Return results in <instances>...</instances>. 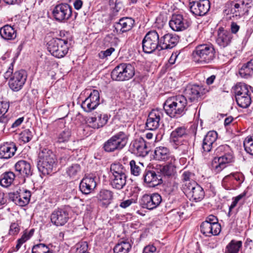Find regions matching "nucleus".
<instances>
[{
  "label": "nucleus",
  "instance_id": "f257e3e1",
  "mask_svg": "<svg viewBox=\"0 0 253 253\" xmlns=\"http://www.w3.org/2000/svg\"><path fill=\"white\" fill-rule=\"evenodd\" d=\"M190 105L183 95L168 98L164 104V109L171 118H177L184 114Z\"/></svg>",
  "mask_w": 253,
  "mask_h": 253
},
{
  "label": "nucleus",
  "instance_id": "f03ea898",
  "mask_svg": "<svg viewBox=\"0 0 253 253\" xmlns=\"http://www.w3.org/2000/svg\"><path fill=\"white\" fill-rule=\"evenodd\" d=\"M215 53L212 44H199L192 52L193 59L195 62L202 64L210 63L215 58Z\"/></svg>",
  "mask_w": 253,
  "mask_h": 253
},
{
  "label": "nucleus",
  "instance_id": "7ed1b4c3",
  "mask_svg": "<svg viewBox=\"0 0 253 253\" xmlns=\"http://www.w3.org/2000/svg\"><path fill=\"white\" fill-rule=\"evenodd\" d=\"M39 158L37 167L39 171L43 175L50 173L56 166L55 155L51 150L43 148L40 152Z\"/></svg>",
  "mask_w": 253,
  "mask_h": 253
},
{
  "label": "nucleus",
  "instance_id": "20e7f679",
  "mask_svg": "<svg viewBox=\"0 0 253 253\" xmlns=\"http://www.w3.org/2000/svg\"><path fill=\"white\" fill-rule=\"evenodd\" d=\"M13 65L11 63L7 70L4 74L5 79H9L8 84L9 87L13 91L20 90L25 84L27 79V74L25 71L21 70L13 73Z\"/></svg>",
  "mask_w": 253,
  "mask_h": 253
},
{
  "label": "nucleus",
  "instance_id": "39448f33",
  "mask_svg": "<svg viewBox=\"0 0 253 253\" xmlns=\"http://www.w3.org/2000/svg\"><path fill=\"white\" fill-rule=\"evenodd\" d=\"M253 94V87L245 84L237 85L235 88V98L237 104L246 108L251 103V96Z\"/></svg>",
  "mask_w": 253,
  "mask_h": 253
},
{
  "label": "nucleus",
  "instance_id": "423d86ee",
  "mask_svg": "<svg viewBox=\"0 0 253 253\" xmlns=\"http://www.w3.org/2000/svg\"><path fill=\"white\" fill-rule=\"evenodd\" d=\"M48 51L54 57L60 58L64 57L68 52V41L60 38H52L47 42Z\"/></svg>",
  "mask_w": 253,
  "mask_h": 253
},
{
  "label": "nucleus",
  "instance_id": "0eeeda50",
  "mask_svg": "<svg viewBox=\"0 0 253 253\" xmlns=\"http://www.w3.org/2000/svg\"><path fill=\"white\" fill-rule=\"evenodd\" d=\"M134 73V68L130 64L123 63L117 65L112 70L111 76L114 81L123 82L131 79Z\"/></svg>",
  "mask_w": 253,
  "mask_h": 253
},
{
  "label": "nucleus",
  "instance_id": "6e6552de",
  "mask_svg": "<svg viewBox=\"0 0 253 253\" xmlns=\"http://www.w3.org/2000/svg\"><path fill=\"white\" fill-rule=\"evenodd\" d=\"M127 137L123 131L112 136L103 144L104 150L106 152H113L122 150L126 144Z\"/></svg>",
  "mask_w": 253,
  "mask_h": 253
},
{
  "label": "nucleus",
  "instance_id": "1a4fd4ad",
  "mask_svg": "<svg viewBox=\"0 0 253 253\" xmlns=\"http://www.w3.org/2000/svg\"><path fill=\"white\" fill-rule=\"evenodd\" d=\"M160 44V37L158 32L156 30L150 31L145 35L142 40L143 51L146 53H151L156 49L161 50Z\"/></svg>",
  "mask_w": 253,
  "mask_h": 253
},
{
  "label": "nucleus",
  "instance_id": "9d476101",
  "mask_svg": "<svg viewBox=\"0 0 253 253\" xmlns=\"http://www.w3.org/2000/svg\"><path fill=\"white\" fill-rule=\"evenodd\" d=\"M54 19L59 23H65L72 15V7L67 3H60L56 5L52 11Z\"/></svg>",
  "mask_w": 253,
  "mask_h": 253
},
{
  "label": "nucleus",
  "instance_id": "9b49d317",
  "mask_svg": "<svg viewBox=\"0 0 253 253\" xmlns=\"http://www.w3.org/2000/svg\"><path fill=\"white\" fill-rule=\"evenodd\" d=\"M183 192L190 200L196 202L201 201L205 197L203 188L195 181H192L183 187Z\"/></svg>",
  "mask_w": 253,
  "mask_h": 253
},
{
  "label": "nucleus",
  "instance_id": "f8f14e48",
  "mask_svg": "<svg viewBox=\"0 0 253 253\" xmlns=\"http://www.w3.org/2000/svg\"><path fill=\"white\" fill-rule=\"evenodd\" d=\"M211 7L209 0H189L190 12L195 16L206 15Z\"/></svg>",
  "mask_w": 253,
  "mask_h": 253
},
{
  "label": "nucleus",
  "instance_id": "ddd939ff",
  "mask_svg": "<svg viewBox=\"0 0 253 253\" xmlns=\"http://www.w3.org/2000/svg\"><path fill=\"white\" fill-rule=\"evenodd\" d=\"M192 23L191 19L181 14H173L169 21V25L174 31H182L189 27Z\"/></svg>",
  "mask_w": 253,
  "mask_h": 253
},
{
  "label": "nucleus",
  "instance_id": "4468645a",
  "mask_svg": "<svg viewBox=\"0 0 253 253\" xmlns=\"http://www.w3.org/2000/svg\"><path fill=\"white\" fill-rule=\"evenodd\" d=\"M161 196L157 193L144 195L140 201V204L143 208L153 210L157 208L161 203Z\"/></svg>",
  "mask_w": 253,
  "mask_h": 253
},
{
  "label": "nucleus",
  "instance_id": "2eb2a0df",
  "mask_svg": "<svg viewBox=\"0 0 253 253\" xmlns=\"http://www.w3.org/2000/svg\"><path fill=\"white\" fill-rule=\"evenodd\" d=\"M100 104V96L97 90L93 89L82 103L83 109L86 112H90L96 108Z\"/></svg>",
  "mask_w": 253,
  "mask_h": 253
},
{
  "label": "nucleus",
  "instance_id": "dca6fc26",
  "mask_svg": "<svg viewBox=\"0 0 253 253\" xmlns=\"http://www.w3.org/2000/svg\"><path fill=\"white\" fill-rule=\"evenodd\" d=\"M69 213L65 208H57L51 213L50 220L56 226L65 225L69 220Z\"/></svg>",
  "mask_w": 253,
  "mask_h": 253
},
{
  "label": "nucleus",
  "instance_id": "f3484780",
  "mask_svg": "<svg viewBox=\"0 0 253 253\" xmlns=\"http://www.w3.org/2000/svg\"><path fill=\"white\" fill-rule=\"evenodd\" d=\"M130 149L132 153L142 157L146 156L150 151L146 142L142 137L132 141L130 145Z\"/></svg>",
  "mask_w": 253,
  "mask_h": 253
},
{
  "label": "nucleus",
  "instance_id": "a211bd4d",
  "mask_svg": "<svg viewBox=\"0 0 253 253\" xmlns=\"http://www.w3.org/2000/svg\"><path fill=\"white\" fill-rule=\"evenodd\" d=\"M205 93V89L202 86L197 84H188L186 86L183 95L190 102L197 101L198 98Z\"/></svg>",
  "mask_w": 253,
  "mask_h": 253
},
{
  "label": "nucleus",
  "instance_id": "6ab92c4d",
  "mask_svg": "<svg viewBox=\"0 0 253 253\" xmlns=\"http://www.w3.org/2000/svg\"><path fill=\"white\" fill-rule=\"evenodd\" d=\"M16 175L23 178L24 181L26 178L29 177L32 175L31 166L30 164L25 161L20 160L14 166Z\"/></svg>",
  "mask_w": 253,
  "mask_h": 253
},
{
  "label": "nucleus",
  "instance_id": "aec40b11",
  "mask_svg": "<svg viewBox=\"0 0 253 253\" xmlns=\"http://www.w3.org/2000/svg\"><path fill=\"white\" fill-rule=\"evenodd\" d=\"M154 159L159 161L175 162V159L169 149L165 146L156 147L154 151Z\"/></svg>",
  "mask_w": 253,
  "mask_h": 253
},
{
  "label": "nucleus",
  "instance_id": "412c9836",
  "mask_svg": "<svg viewBox=\"0 0 253 253\" xmlns=\"http://www.w3.org/2000/svg\"><path fill=\"white\" fill-rule=\"evenodd\" d=\"M163 113L158 109L153 110L148 115L146 126L148 129L154 130L160 126V122L163 118Z\"/></svg>",
  "mask_w": 253,
  "mask_h": 253
},
{
  "label": "nucleus",
  "instance_id": "4be33fe9",
  "mask_svg": "<svg viewBox=\"0 0 253 253\" xmlns=\"http://www.w3.org/2000/svg\"><path fill=\"white\" fill-rule=\"evenodd\" d=\"M233 39L232 34L223 27H220L217 30L216 39L217 44L221 47H225L229 45Z\"/></svg>",
  "mask_w": 253,
  "mask_h": 253
},
{
  "label": "nucleus",
  "instance_id": "5701e85b",
  "mask_svg": "<svg viewBox=\"0 0 253 253\" xmlns=\"http://www.w3.org/2000/svg\"><path fill=\"white\" fill-rule=\"evenodd\" d=\"M135 24L134 20L128 17L121 18L119 22L114 24V28L117 32L123 33L132 29Z\"/></svg>",
  "mask_w": 253,
  "mask_h": 253
},
{
  "label": "nucleus",
  "instance_id": "b1692460",
  "mask_svg": "<svg viewBox=\"0 0 253 253\" xmlns=\"http://www.w3.org/2000/svg\"><path fill=\"white\" fill-rule=\"evenodd\" d=\"M178 42V37L172 34H166L160 38V49H171Z\"/></svg>",
  "mask_w": 253,
  "mask_h": 253
},
{
  "label": "nucleus",
  "instance_id": "393cba45",
  "mask_svg": "<svg viewBox=\"0 0 253 253\" xmlns=\"http://www.w3.org/2000/svg\"><path fill=\"white\" fill-rule=\"evenodd\" d=\"M96 177L92 174L88 175L84 177L80 184V190L84 194L90 193L96 186L95 180Z\"/></svg>",
  "mask_w": 253,
  "mask_h": 253
},
{
  "label": "nucleus",
  "instance_id": "a878e982",
  "mask_svg": "<svg viewBox=\"0 0 253 253\" xmlns=\"http://www.w3.org/2000/svg\"><path fill=\"white\" fill-rule=\"evenodd\" d=\"M17 147L12 142H4L0 145V159H8L15 154Z\"/></svg>",
  "mask_w": 253,
  "mask_h": 253
},
{
  "label": "nucleus",
  "instance_id": "bb28decb",
  "mask_svg": "<svg viewBox=\"0 0 253 253\" xmlns=\"http://www.w3.org/2000/svg\"><path fill=\"white\" fill-rule=\"evenodd\" d=\"M227 155L222 158H214L212 163V169L214 172L218 173L226 167V164L230 163L234 161L233 153L228 154Z\"/></svg>",
  "mask_w": 253,
  "mask_h": 253
},
{
  "label": "nucleus",
  "instance_id": "cd10ccee",
  "mask_svg": "<svg viewBox=\"0 0 253 253\" xmlns=\"http://www.w3.org/2000/svg\"><path fill=\"white\" fill-rule=\"evenodd\" d=\"M201 233L207 237L218 235L221 231V226L219 224L208 223L203 222L200 226Z\"/></svg>",
  "mask_w": 253,
  "mask_h": 253
},
{
  "label": "nucleus",
  "instance_id": "c85d7f7f",
  "mask_svg": "<svg viewBox=\"0 0 253 253\" xmlns=\"http://www.w3.org/2000/svg\"><path fill=\"white\" fill-rule=\"evenodd\" d=\"M108 119L106 114H97V116L88 117L87 122L93 128L98 129L107 123Z\"/></svg>",
  "mask_w": 253,
  "mask_h": 253
},
{
  "label": "nucleus",
  "instance_id": "c756f323",
  "mask_svg": "<svg viewBox=\"0 0 253 253\" xmlns=\"http://www.w3.org/2000/svg\"><path fill=\"white\" fill-rule=\"evenodd\" d=\"M187 135V133L185 127H178L171 132L170 140L175 145H180L183 144L184 139Z\"/></svg>",
  "mask_w": 253,
  "mask_h": 253
},
{
  "label": "nucleus",
  "instance_id": "7c9ffc66",
  "mask_svg": "<svg viewBox=\"0 0 253 253\" xmlns=\"http://www.w3.org/2000/svg\"><path fill=\"white\" fill-rule=\"evenodd\" d=\"M144 182L150 187H155L162 182V178L154 170L146 171L143 175Z\"/></svg>",
  "mask_w": 253,
  "mask_h": 253
},
{
  "label": "nucleus",
  "instance_id": "2f4dec72",
  "mask_svg": "<svg viewBox=\"0 0 253 253\" xmlns=\"http://www.w3.org/2000/svg\"><path fill=\"white\" fill-rule=\"evenodd\" d=\"M217 133L214 130L209 131L203 141L202 148L204 152H210L217 138Z\"/></svg>",
  "mask_w": 253,
  "mask_h": 253
},
{
  "label": "nucleus",
  "instance_id": "473e14b6",
  "mask_svg": "<svg viewBox=\"0 0 253 253\" xmlns=\"http://www.w3.org/2000/svg\"><path fill=\"white\" fill-rule=\"evenodd\" d=\"M113 198V193L109 190L101 189L97 195L98 200L101 203V206L107 208L111 204Z\"/></svg>",
  "mask_w": 253,
  "mask_h": 253
},
{
  "label": "nucleus",
  "instance_id": "72a5a7b5",
  "mask_svg": "<svg viewBox=\"0 0 253 253\" xmlns=\"http://www.w3.org/2000/svg\"><path fill=\"white\" fill-rule=\"evenodd\" d=\"M0 35L2 38L6 40H14L17 36L16 30L9 25H6L0 29Z\"/></svg>",
  "mask_w": 253,
  "mask_h": 253
},
{
  "label": "nucleus",
  "instance_id": "f704fd0d",
  "mask_svg": "<svg viewBox=\"0 0 253 253\" xmlns=\"http://www.w3.org/2000/svg\"><path fill=\"white\" fill-rule=\"evenodd\" d=\"M126 175L112 176L111 177V185L113 188L121 190L126 184Z\"/></svg>",
  "mask_w": 253,
  "mask_h": 253
},
{
  "label": "nucleus",
  "instance_id": "c9c22d12",
  "mask_svg": "<svg viewBox=\"0 0 253 253\" xmlns=\"http://www.w3.org/2000/svg\"><path fill=\"white\" fill-rule=\"evenodd\" d=\"M239 73L241 77L246 79L253 76V58L243 65Z\"/></svg>",
  "mask_w": 253,
  "mask_h": 253
},
{
  "label": "nucleus",
  "instance_id": "e433bc0d",
  "mask_svg": "<svg viewBox=\"0 0 253 253\" xmlns=\"http://www.w3.org/2000/svg\"><path fill=\"white\" fill-rule=\"evenodd\" d=\"M16 174L11 171H6L3 173L0 178V185L3 187H7L9 186L13 182Z\"/></svg>",
  "mask_w": 253,
  "mask_h": 253
},
{
  "label": "nucleus",
  "instance_id": "4c0bfd02",
  "mask_svg": "<svg viewBox=\"0 0 253 253\" xmlns=\"http://www.w3.org/2000/svg\"><path fill=\"white\" fill-rule=\"evenodd\" d=\"M131 249V244L128 239L118 242L114 248V253H128Z\"/></svg>",
  "mask_w": 253,
  "mask_h": 253
},
{
  "label": "nucleus",
  "instance_id": "58836bf2",
  "mask_svg": "<svg viewBox=\"0 0 253 253\" xmlns=\"http://www.w3.org/2000/svg\"><path fill=\"white\" fill-rule=\"evenodd\" d=\"M168 164L164 166L160 169V171L164 176L168 177L174 176L176 173V167L174 166V162L168 161Z\"/></svg>",
  "mask_w": 253,
  "mask_h": 253
},
{
  "label": "nucleus",
  "instance_id": "ea45409f",
  "mask_svg": "<svg viewBox=\"0 0 253 253\" xmlns=\"http://www.w3.org/2000/svg\"><path fill=\"white\" fill-rule=\"evenodd\" d=\"M242 246V241L232 240L226 247L225 253H239Z\"/></svg>",
  "mask_w": 253,
  "mask_h": 253
},
{
  "label": "nucleus",
  "instance_id": "a19ab883",
  "mask_svg": "<svg viewBox=\"0 0 253 253\" xmlns=\"http://www.w3.org/2000/svg\"><path fill=\"white\" fill-rule=\"evenodd\" d=\"M81 172V166L78 164H73L66 169L67 175L72 178L77 177Z\"/></svg>",
  "mask_w": 253,
  "mask_h": 253
},
{
  "label": "nucleus",
  "instance_id": "79ce46f5",
  "mask_svg": "<svg viewBox=\"0 0 253 253\" xmlns=\"http://www.w3.org/2000/svg\"><path fill=\"white\" fill-rule=\"evenodd\" d=\"M110 171L112 174V176L126 174V169L120 163L112 164L110 167Z\"/></svg>",
  "mask_w": 253,
  "mask_h": 253
},
{
  "label": "nucleus",
  "instance_id": "37998d69",
  "mask_svg": "<svg viewBox=\"0 0 253 253\" xmlns=\"http://www.w3.org/2000/svg\"><path fill=\"white\" fill-rule=\"evenodd\" d=\"M32 253H52V251L44 244L34 245L32 250Z\"/></svg>",
  "mask_w": 253,
  "mask_h": 253
},
{
  "label": "nucleus",
  "instance_id": "c03bdc74",
  "mask_svg": "<svg viewBox=\"0 0 253 253\" xmlns=\"http://www.w3.org/2000/svg\"><path fill=\"white\" fill-rule=\"evenodd\" d=\"M71 134V130L69 128H65L58 135L56 143H61L68 141Z\"/></svg>",
  "mask_w": 253,
  "mask_h": 253
},
{
  "label": "nucleus",
  "instance_id": "a18cd8bd",
  "mask_svg": "<svg viewBox=\"0 0 253 253\" xmlns=\"http://www.w3.org/2000/svg\"><path fill=\"white\" fill-rule=\"evenodd\" d=\"M243 145L247 153L253 155V138L247 137L245 139Z\"/></svg>",
  "mask_w": 253,
  "mask_h": 253
},
{
  "label": "nucleus",
  "instance_id": "49530a36",
  "mask_svg": "<svg viewBox=\"0 0 253 253\" xmlns=\"http://www.w3.org/2000/svg\"><path fill=\"white\" fill-rule=\"evenodd\" d=\"M30 197L31 192L28 190H26L23 193L20 194V198H21L20 202L21 203V207L25 206L29 203Z\"/></svg>",
  "mask_w": 253,
  "mask_h": 253
},
{
  "label": "nucleus",
  "instance_id": "de8ad7c7",
  "mask_svg": "<svg viewBox=\"0 0 253 253\" xmlns=\"http://www.w3.org/2000/svg\"><path fill=\"white\" fill-rule=\"evenodd\" d=\"M130 167V171L132 174L135 176H138L140 174L141 169L136 164V162L134 160H131L129 163Z\"/></svg>",
  "mask_w": 253,
  "mask_h": 253
},
{
  "label": "nucleus",
  "instance_id": "09e8293b",
  "mask_svg": "<svg viewBox=\"0 0 253 253\" xmlns=\"http://www.w3.org/2000/svg\"><path fill=\"white\" fill-rule=\"evenodd\" d=\"M20 137L24 142H28L33 138L32 132L29 129H25L20 133Z\"/></svg>",
  "mask_w": 253,
  "mask_h": 253
},
{
  "label": "nucleus",
  "instance_id": "8fccbe9b",
  "mask_svg": "<svg viewBox=\"0 0 253 253\" xmlns=\"http://www.w3.org/2000/svg\"><path fill=\"white\" fill-rule=\"evenodd\" d=\"M192 175H193V174L189 171H185L182 173V180L183 182V184L182 185L183 189V187L186 184L187 185L188 183L191 184L192 181H193V180H191V177Z\"/></svg>",
  "mask_w": 253,
  "mask_h": 253
},
{
  "label": "nucleus",
  "instance_id": "3c124183",
  "mask_svg": "<svg viewBox=\"0 0 253 253\" xmlns=\"http://www.w3.org/2000/svg\"><path fill=\"white\" fill-rule=\"evenodd\" d=\"M88 244L85 241L79 243L77 245L76 253H87Z\"/></svg>",
  "mask_w": 253,
  "mask_h": 253
},
{
  "label": "nucleus",
  "instance_id": "603ef678",
  "mask_svg": "<svg viewBox=\"0 0 253 253\" xmlns=\"http://www.w3.org/2000/svg\"><path fill=\"white\" fill-rule=\"evenodd\" d=\"M9 118L6 115L0 116V131H3L8 125Z\"/></svg>",
  "mask_w": 253,
  "mask_h": 253
},
{
  "label": "nucleus",
  "instance_id": "864d4df0",
  "mask_svg": "<svg viewBox=\"0 0 253 253\" xmlns=\"http://www.w3.org/2000/svg\"><path fill=\"white\" fill-rule=\"evenodd\" d=\"M242 7L243 10L248 11L249 8L252 7L253 5L252 0H237Z\"/></svg>",
  "mask_w": 253,
  "mask_h": 253
},
{
  "label": "nucleus",
  "instance_id": "5fc2aeb1",
  "mask_svg": "<svg viewBox=\"0 0 253 253\" xmlns=\"http://www.w3.org/2000/svg\"><path fill=\"white\" fill-rule=\"evenodd\" d=\"M9 199L13 201L16 205L21 207V203L20 202L21 198H20V194L18 193H10L9 195Z\"/></svg>",
  "mask_w": 253,
  "mask_h": 253
},
{
  "label": "nucleus",
  "instance_id": "6e6d98bb",
  "mask_svg": "<svg viewBox=\"0 0 253 253\" xmlns=\"http://www.w3.org/2000/svg\"><path fill=\"white\" fill-rule=\"evenodd\" d=\"M9 199L13 201L16 205L21 207V203L20 202L21 198H20V194L18 193H10L9 195Z\"/></svg>",
  "mask_w": 253,
  "mask_h": 253
},
{
  "label": "nucleus",
  "instance_id": "4d7b16f0",
  "mask_svg": "<svg viewBox=\"0 0 253 253\" xmlns=\"http://www.w3.org/2000/svg\"><path fill=\"white\" fill-rule=\"evenodd\" d=\"M229 150V146L227 145H222L218 146L215 150V152L218 157L223 153L226 152V150Z\"/></svg>",
  "mask_w": 253,
  "mask_h": 253
},
{
  "label": "nucleus",
  "instance_id": "13d9d810",
  "mask_svg": "<svg viewBox=\"0 0 253 253\" xmlns=\"http://www.w3.org/2000/svg\"><path fill=\"white\" fill-rule=\"evenodd\" d=\"M9 105L6 102L0 101V116L5 115V114L7 112Z\"/></svg>",
  "mask_w": 253,
  "mask_h": 253
},
{
  "label": "nucleus",
  "instance_id": "bf43d9fd",
  "mask_svg": "<svg viewBox=\"0 0 253 253\" xmlns=\"http://www.w3.org/2000/svg\"><path fill=\"white\" fill-rule=\"evenodd\" d=\"M19 231V225L16 223H12L10 226L9 234L10 235H15L17 234Z\"/></svg>",
  "mask_w": 253,
  "mask_h": 253
},
{
  "label": "nucleus",
  "instance_id": "052dcab7",
  "mask_svg": "<svg viewBox=\"0 0 253 253\" xmlns=\"http://www.w3.org/2000/svg\"><path fill=\"white\" fill-rule=\"evenodd\" d=\"M70 159V155L68 154L63 153L61 154L60 158V163L62 165H65Z\"/></svg>",
  "mask_w": 253,
  "mask_h": 253
},
{
  "label": "nucleus",
  "instance_id": "680f3d73",
  "mask_svg": "<svg viewBox=\"0 0 253 253\" xmlns=\"http://www.w3.org/2000/svg\"><path fill=\"white\" fill-rule=\"evenodd\" d=\"M204 222H207L208 223H211V224L212 225L213 224H219L217 217L212 214L208 216Z\"/></svg>",
  "mask_w": 253,
  "mask_h": 253
},
{
  "label": "nucleus",
  "instance_id": "e2e57ef3",
  "mask_svg": "<svg viewBox=\"0 0 253 253\" xmlns=\"http://www.w3.org/2000/svg\"><path fill=\"white\" fill-rule=\"evenodd\" d=\"M156 248L152 245H149L144 247L143 253H155Z\"/></svg>",
  "mask_w": 253,
  "mask_h": 253
},
{
  "label": "nucleus",
  "instance_id": "0e129e2a",
  "mask_svg": "<svg viewBox=\"0 0 253 253\" xmlns=\"http://www.w3.org/2000/svg\"><path fill=\"white\" fill-rule=\"evenodd\" d=\"M240 29V26L238 25L236 22H232L230 26L231 33L236 34Z\"/></svg>",
  "mask_w": 253,
  "mask_h": 253
},
{
  "label": "nucleus",
  "instance_id": "69168bd1",
  "mask_svg": "<svg viewBox=\"0 0 253 253\" xmlns=\"http://www.w3.org/2000/svg\"><path fill=\"white\" fill-rule=\"evenodd\" d=\"M242 8H243L240 3L237 2L234 4V7L231 8V11L233 13L237 12L240 13V12L242 10V9H243Z\"/></svg>",
  "mask_w": 253,
  "mask_h": 253
},
{
  "label": "nucleus",
  "instance_id": "338daca9",
  "mask_svg": "<svg viewBox=\"0 0 253 253\" xmlns=\"http://www.w3.org/2000/svg\"><path fill=\"white\" fill-rule=\"evenodd\" d=\"M118 0H110L109 3L111 6H114L113 8L116 10V11H119L121 9V6H119L120 4V2H117Z\"/></svg>",
  "mask_w": 253,
  "mask_h": 253
},
{
  "label": "nucleus",
  "instance_id": "774afa93",
  "mask_svg": "<svg viewBox=\"0 0 253 253\" xmlns=\"http://www.w3.org/2000/svg\"><path fill=\"white\" fill-rule=\"evenodd\" d=\"M133 203V199H128L123 201L120 205V206L124 209L126 208L129 207Z\"/></svg>",
  "mask_w": 253,
  "mask_h": 253
}]
</instances>
